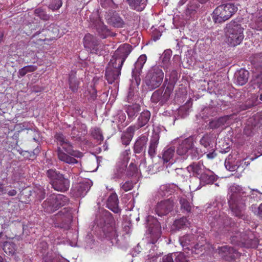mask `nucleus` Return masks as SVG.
<instances>
[{"label": "nucleus", "mask_w": 262, "mask_h": 262, "mask_svg": "<svg viewBox=\"0 0 262 262\" xmlns=\"http://www.w3.org/2000/svg\"><path fill=\"white\" fill-rule=\"evenodd\" d=\"M245 189L239 185L233 184L228 190V203L235 216L243 217L247 199Z\"/></svg>", "instance_id": "1"}, {"label": "nucleus", "mask_w": 262, "mask_h": 262, "mask_svg": "<svg viewBox=\"0 0 262 262\" xmlns=\"http://www.w3.org/2000/svg\"><path fill=\"white\" fill-rule=\"evenodd\" d=\"M55 138L61 147L58 148V159L68 164H75L77 163L76 160L71 156L80 158L82 157V153L73 149V147L69 141L61 134H57Z\"/></svg>", "instance_id": "2"}, {"label": "nucleus", "mask_w": 262, "mask_h": 262, "mask_svg": "<svg viewBox=\"0 0 262 262\" xmlns=\"http://www.w3.org/2000/svg\"><path fill=\"white\" fill-rule=\"evenodd\" d=\"M244 28L241 25L234 21H231L226 25L225 29V41L233 47L239 45L243 41Z\"/></svg>", "instance_id": "3"}, {"label": "nucleus", "mask_w": 262, "mask_h": 262, "mask_svg": "<svg viewBox=\"0 0 262 262\" xmlns=\"http://www.w3.org/2000/svg\"><path fill=\"white\" fill-rule=\"evenodd\" d=\"M237 11V7L232 3L221 5L216 7L212 14V18L215 24L225 22Z\"/></svg>", "instance_id": "4"}, {"label": "nucleus", "mask_w": 262, "mask_h": 262, "mask_svg": "<svg viewBox=\"0 0 262 262\" xmlns=\"http://www.w3.org/2000/svg\"><path fill=\"white\" fill-rule=\"evenodd\" d=\"M47 176L51 181L52 187L57 191L64 192L70 187L69 180L65 178L62 174L53 169L47 171Z\"/></svg>", "instance_id": "5"}, {"label": "nucleus", "mask_w": 262, "mask_h": 262, "mask_svg": "<svg viewBox=\"0 0 262 262\" xmlns=\"http://www.w3.org/2000/svg\"><path fill=\"white\" fill-rule=\"evenodd\" d=\"M164 76L163 71L159 67H152L145 78V82L148 89L152 90L159 87L163 81Z\"/></svg>", "instance_id": "6"}, {"label": "nucleus", "mask_w": 262, "mask_h": 262, "mask_svg": "<svg viewBox=\"0 0 262 262\" xmlns=\"http://www.w3.org/2000/svg\"><path fill=\"white\" fill-rule=\"evenodd\" d=\"M68 201V199L61 194H53L45 201L42 204L45 211L52 213L61 206H63Z\"/></svg>", "instance_id": "7"}, {"label": "nucleus", "mask_w": 262, "mask_h": 262, "mask_svg": "<svg viewBox=\"0 0 262 262\" xmlns=\"http://www.w3.org/2000/svg\"><path fill=\"white\" fill-rule=\"evenodd\" d=\"M232 242L241 246L251 248H255L258 245L257 239L254 238L251 231H249L247 234H238L232 237Z\"/></svg>", "instance_id": "8"}, {"label": "nucleus", "mask_w": 262, "mask_h": 262, "mask_svg": "<svg viewBox=\"0 0 262 262\" xmlns=\"http://www.w3.org/2000/svg\"><path fill=\"white\" fill-rule=\"evenodd\" d=\"M131 52V46L124 43L119 46L111 59V64L114 62L118 63L119 67H122L125 59Z\"/></svg>", "instance_id": "9"}, {"label": "nucleus", "mask_w": 262, "mask_h": 262, "mask_svg": "<svg viewBox=\"0 0 262 262\" xmlns=\"http://www.w3.org/2000/svg\"><path fill=\"white\" fill-rule=\"evenodd\" d=\"M92 184L91 180L85 179L73 186L71 189V194L76 198L83 197L86 195Z\"/></svg>", "instance_id": "10"}, {"label": "nucleus", "mask_w": 262, "mask_h": 262, "mask_svg": "<svg viewBox=\"0 0 262 262\" xmlns=\"http://www.w3.org/2000/svg\"><path fill=\"white\" fill-rule=\"evenodd\" d=\"M194 237L192 235H186L179 238V242L184 250L191 251V253H199L200 249L202 248L203 244L201 243L194 244Z\"/></svg>", "instance_id": "11"}, {"label": "nucleus", "mask_w": 262, "mask_h": 262, "mask_svg": "<svg viewBox=\"0 0 262 262\" xmlns=\"http://www.w3.org/2000/svg\"><path fill=\"white\" fill-rule=\"evenodd\" d=\"M122 67H119L118 63L114 62L111 64V61L106 69L105 77L109 83H112L119 78L121 74Z\"/></svg>", "instance_id": "12"}, {"label": "nucleus", "mask_w": 262, "mask_h": 262, "mask_svg": "<svg viewBox=\"0 0 262 262\" xmlns=\"http://www.w3.org/2000/svg\"><path fill=\"white\" fill-rule=\"evenodd\" d=\"M147 57L145 55H141L135 63V68L132 71V82H135L137 85L140 83V74L146 61Z\"/></svg>", "instance_id": "13"}, {"label": "nucleus", "mask_w": 262, "mask_h": 262, "mask_svg": "<svg viewBox=\"0 0 262 262\" xmlns=\"http://www.w3.org/2000/svg\"><path fill=\"white\" fill-rule=\"evenodd\" d=\"M173 206L172 200H163L157 204L155 212L159 216H162L168 214L172 209Z\"/></svg>", "instance_id": "14"}, {"label": "nucleus", "mask_w": 262, "mask_h": 262, "mask_svg": "<svg viewBox=\"0 0 262 262\" xmlns=\"http://www.w3.org/2000/svg\"><path fill=\"white\" fill-rule=\"evenodd\" d=\"M148 232L154 237L158 238L161 235V226L158 221L152 216L147 218Z\"/></svg>", "instance_id": "15"}, {"label": "nucleus", "mask_w": 262, "mask_h": 262, "mask_svg": "<svg viewBox=\"0 0 262 262\" xmlns=\"http://www.w3.org/2000/svg\"><path fill=\"white\" fill-rule=\"evenodd\" d=\"M193 138L189 137L182 141L177 148V153L180 156H188L190 149L193 146Z\"/></svg>", "instance_id": "16"}, {"label": "nucleus", "mask_w": 262, "mask_h": 262, "mask_svg": "<svg viewBox=\"0 0 262 262\" xmlns=\"http://www.w3.org/2000/svg\"><path fill=\"white\" fill-rule=\"evenodd\" d=\"M83 45L84 47L91 53L97 52L98 41L92 35L88 33L85 35L83 38Z\"/></svg>", "instance_id": "17"}, {"label": "nucleus", "mask_w": 262, "mask_h": 262, "mask_svg": "<svg viewBox=\"0 0 262 262\" xmlns=\"http://www.w3.org/2000/svg\"><path fill=\"white\" fill-rule=\"evenodd\" d=\"M219 254L222 257H227L234 259L240 256V253L236 250L228 246L219 247Z\"/></svg>", "instance_id": "18"}, {"label": "nucleus", "mask_w": 262, "mask_h": 262, "mask_svg": "<svg viewBox=\"0 0 262 262\" xmlns=\"http://www.w3.org/2000/svg\"><path fill=\"white\" fill-rule=\"evenodd\" d=\"M205 166L202 163L199 162L198 163H193L187 167V171L193 175H196L200 177L205 171Z\"/></svg>", "instance_id": "19"}, {"label": "nucleus", "mask_w": 262, "mask_h": 262, "mask_svg": "<svg viewBox=\"0 0 262 262\" xmlns=\"http://www.w3.org/2000/svg\"><path fill=\"white\" fill-rule=\"evenodd\" d=\"M107 207L115 213H118L119 208L118 207V196L115 193H112L108 197L107 203Z\"/></svg>", "instance_id": "20"}, {"label": "nucleus", "mask_w": 262, "mask_h": 262, "mask_svg": "<svg viewBox=\"0 0 262 262\" xmlns=\"http://www.w3.org/2000/svg\"><path fill=\"white\" fill-rule=\"evenodd\" d=\"M137 129V127H136V126H130L122 134L121 140L124 145H127L129 144L133 138L134 133Z\"/></svg>", "instance_id": "21"}, {"label": "nucleus", "mask_w": 262, "mask_h": 262, "mask_svg": "<svg viewBox=\"0 0 262 262\" xmlns=\"http://www.w3.org/2000/svg\"><path fill=\"white\" fill-rule=\"evenodd\" d=\"M159 138V135L157 133L154 134L151 137L148 150V154L151 157H154L156 154Z\"/></svg>", "instance_id": "22"}, {"label": "nucleus", "mask_w": 262, "mask_h": 262, "mask_svg": "<svg viewBox=\"0 0 262 262\" xmlns=\"http://www.w3.org/2000/svg\"><path fill=\"white\" fill-rule=\"evenodd\" d=\"M199 179L201 182L204 184H209L213 183L215 181L216 176L212 171L207 169Z\"/></svg>", "instance_id": "23"}, {"label": "nucleus", "mask_w": 262, "mask_h": 262, "mask_svg": "<svg viewBox=\"0 0 262 262\" xmlns=\"http://www.w3.org/2000/svg\"><path fill=\"white\" fill-rule=\"evenodd\" d=\"M177 189V186L174 184H168L160 186L158 193L161 196H168L173 193Z\"/></svg>", "instance_id": "24"}, {"label": "nucleus", "mask_w": 262, "mask_h": 262, "mask_svg": "<svg viewBox=\"0 0 262 262\" xmlns=\"http://www.w3.org/2000/svg\"><path fill=\"white\" fill-rule=\"evenodd\" d=\"M140 111V106L137 103L127 105L125 110L128 119L130 121H133L136 118Z\"/></svg>", "instance_id": "25"}, {"label": "nucleus", "mask_w": 262, "mask_h": 262, "mask_svg": "<svg viewBox=\"0 0 262 262\" xmlns=\"http://www.w3.org/2000/svg\"><path fill=\"white\" fill-rule=\"evenodd\" d=\"M126 160H125L124 164L119 163L117 165L116 169L114 170L112 175V179L114 180H118L121 178L124 174L126 168Z\"/></svg>", "instance_id": "26"}, {"label": "nucleus", "mask_w": 262, "mask_h": 262, "mask_svg": "<svg viewBox=\"0 0 262 262\" xmlns=\"http://www.w3.org/2000/svg\"><path fill=\"white\" fill-rule=\"evenodd\" d=\"M150 118V113L149 111L146 110L143 111L138 117L137 121V129L140 127L145 126L149 121Z\"/></svg>", "instance_id": "27"}, {"label": "nucleus", "mask_w": 262, "mask_h": 262, "mask_svg": "<svg viewBox=\"0 0 262 262\" xmlns=\"http://www.w3.org/2000/svg\"><path fill=\"white\" fill-rule=\"evenodd\" d=\"M248 77V71L244 69H241L236 74V83L239 85H243L247 82Z\"/></svg>", "instance_id": "28"}, {"label": "nucleus", "mask_w": 262, "mask_h": 262, "mask_svg": "<svg viewBox=\"0 0 262 262\" xmlns=\"http://www.w3.org/2000/svg\"><path fill=\"white\" fill-rule=\"evenodd\" d=\"M130 7L138 11H142L145 8V4L142 3V0H125Z\"/></svg>", "instance_id": "29"}, {"label": "nucleus", "mask_w": 262, "mask_h": 262, "mask_svg": "<svg viewBox=\"0 0 262 262\" xmlns=\"http://www.w3.org/2000/svg\"><path fill=\"white\" fill-rule=\"evenodd\" d=\"M96 28L99 34L102 38H105L110 35L109 30L107 29L106 26L100 20H99L97 23Z\"/></svg>", "instance_id": "30"}, {"label": "nucleus", "mask_w": 262, "mask_h": 262, "mask_svg": "<svg viewBox=\"0 0 262 262\" xmlns=\"http://www.w3.org/2000/svg\"><path fill=\"white\" fill-rule=\"evenodd\" d=\"M147 138L146 136L140 137L135 144V151L137 153L141 152L144 148L147 141Z\"/></svg>", "instance_id": "31"}, {"label": "nucleus", "mask_w": 262, "mask_h": 262, "mask_svg": "<svg viewBox=\"0 0 262 262\" xmlns=\"http://www.w3.org/2000/svg\"><path fill=\"white\" fill-rule=\"evenodd\" d=\"M174 89V84L172 83H168L163 93H162V103L166 102L169 98Z\"/></svg>", "instance_id": "32"}, {"label": "nucleus", "mask_w": 262, "mask_h": 262, "mask_svg": "<svg viewBox=\"0 0 262 262\" xmlns=\"http://www.w3.org/2000/svg\"><path fill=\"white\" fill-rule=\"evenodd\" d=\"M3 249L6 253L13 255L15 253L17 247L14 243L6 242L4 244Z\"/></svg>", "instance_id": "33"}, {"label": "nucleus", "mask_w": 262, "mask_h": 262, "mask_svg": "<svg viewBox=\"0 0 262 262\" xmlns=\"http://www.w3.org/2000/svg\"><path fill=\"white\" fill-rule=\"evenodd\" d=\"M203 152L197 147H194L190 148L188 155L190 156L192 160H198L202 157L203 155Z\"/></svg>", "instance_id": "34"}, {"label": "nucleus", "mask_w": 262, "mask_h": 262, "mask_svg": "<svg viewBox=\"0 0 262 262\" xmlns=\"http://www.w3.org/2000/svg\"><path fill=\"white\" fill-rule=\"evenodd\" d=\"M175 152V149L174 147H169L166 149H165L163 154V160L164 162L167 163L169 162L170 160L173 158Z\"/></svg>", "instance_id": "35"}, {"label": "nucleus", "mask_w": 262, "mask_h": 262, "mask_svg": "<svg viewBox=\"0 0 262 262\" xmlns=\"http://www.w3.org/2000/svg\"><path fill=\"white\" fill-rule=\"evenodd\" d=\"M227 120V117H221L216 120L211 121L209 126L212 128L221 127L226 124Z\"/></svg>", "instance_id": "36"}, {"label": "nucleus", "mask_w": 262, "mask_h": 262, "mask_svg": "<svg viewBox=\"0 0 262 262\" xmlns=\"http://www.w3.org/2000/svg\"><path fill=\"white\" fill-rule=\"evenodd\" d=\"M189 225L188 221L186 217H182L179 220H176L173 224V228L177 230H179Z\"/></svg>", "instance_id": "37"}, {"label": "nucleus", "mask_w": 262, "mask_h": 262, "mask_svg": "<svg viewBox=\"0 0 262 262\" xmlns=\"http://www.w3.org/2000/svg\"><path fill=\"white\" fill-rule=\"evenodd\" d=\"M79 81L75 78V73H72L69 76V86L73 92H76L78 89Z\"/></svg>", "instance_id": "38"}, {"label": "nucleus", "mask_w": 262, "mask_h": 262, "mask_svg": "<svg viewBox=\"0 0 262 262\" xmlns=\"http://www.w3.org/2000/svg\"><path fill=\"white\" fill-rule=\"evenodd\" d=\"M251 28L257 30H262V11L259 12V16H256L251 24Z\"/></svg>", "instance_id": "39"}, {"label": "nucleus", "mask_w": 262, "mask_h": 262, "mask_svg": "<svg viewBox=\"0 0 262 262\" xmlns=\"http://www.w3.org/2000/svg\"><path fill=\"white\" fill-rule=\"evenodd\" d=\"M199 6L197 0H192L188 5L186 10L187 14L191 16V15L193 14L196 12Z\"/></svg>", "instance_id": "40"}, {"label": "nucleus", "mask_w": 262, "mask_h": 262, "mask_svg": "<svg viewBox=\"0 0 262 262\" xmlns=\"http://www.w3.org/2000/svg\"><path fill=\"white\" fill-rule=\"evenodd\" d=\"M37 69V67L33 65L25 66L19 70L18 75L19 77L24 76L27 73L32 72Z\"/></svg>", "instance_id": "41"}, {"label": "nucleus", "mask_w": 262, "mask_h": 262, "mask_svg": "<svg viewBox=\"0 0 262 262\" xmlns=\"http://www.w3.org/2000/svg\"><path fill=\"white\" fill-rule=\"evenodd\" d=\"M212 138L209 135H205L200 140V143L205 148L210 147L212 144Z\"/></svg>", "instance_id": "42"}, {"label": "nucleus", "mask_w": 262, "mask_h": 262, "mask_svg": "<svg viewBox=\"0 0 262 262\" xmlns=\"http://www.w3.org/2000/svg\"><path fill=\"white\" fill-rule=\"evenodd\" d=\"M187 255H185L182 252L176 253L173 254L174 262H188L187 257L189 254V252H186Z\"/></svg>", "instance_id": "43"}, {"label": "nucleus", "mask_w": 262, "mask_h": 262, "mask_svg": "<svg viewBox=\"0 0 262 262\" xmlns=\"http://www.w3.org/2000/svg\"><path fill=\"white\" fill-rule=\"evenodd\" d=\"M110 21L112 25L117 28H121L123 27L124 22L120 17L114 16L111 17Z\"/></svg>", "instance_id": "44"}, {"label": "nucleus", "mask_w": 262, "mask_h": 262, "mask_svg": "<svg viewBox=\"0 0 262 262\" xmlns=\"http://www.w3.org/2000/svg\"><path fill=\"white\" fill-rule=\"evenodd\" d=\"M162 93L163 92L160 89L155 91L151 97V101L154 103H157L158 102L160 101L161 103H163L162 95Z\"/></svg>", "instance_id": "45"}, {"label": "nucleus", "mask_w": 262, "mask_h": 262, "mask_svg": "<svg viewBox=\"0 0 262 262\" xmlns=\"http://www.w3.org/2000/svg\"><path fill=\"white\" fill-rule=\"evenodd\" d=\"M59 214L62 216L63 217L67 222H71L72 219L71 210L68 208H64L59 212Z\"/></svg>", "instance_id": "46"}, {"label": "nucleus", "mask_w": 262, "mask_h": 262, "mask_svg": "<svg viewBox=\"0 0 262 262\" xmlns=\"http://www.w3.org/2000/svg\"><path fill=\"white\" fill-rule=\"evenodd\" d=\"M34 12L36 15L43 20H47L50 18V16L47 14L43 9L40 8L36 9Z\"/></svg>", "instance_id": "47"}, {"label": "nucleus", "mask_w": 262, "mask_h": 262, "mask_svg": "<svg viewBox=\"0 0 262 262\" xmlns=\"http://www.w3.org/2000/svg\"><path fill=\"white\" fill-rule=\"evenodd\" d=\"M180 203L181 205V208L186 212H189L191 210V205L185 198H181L180 200Z\"/></svg>", "instance_id": "48"}, {"label": "nucleus", "mask_w": 262, "mask_h": 262, "mask_svg": "<svg viewBox=\"0 0 262 262\" xmlns=\"http://www.w3.org/2000/svg\"><path fill=\"white\" fill-rule=\"evenodd\" d=\"M172 54V51L171 50H165L161 56V60L162 62L165 64H167L171 57Z\"/></svg>", "instance_id": "49"}, {"label": "nucleus", "mask_w": 262, "mask_h": 262, "mask_svg": "<svg viewBox=\"0 0 262 262\" xmlns=\"http://www.w3.org/2000/svg\"><path fill=\"white\" fill-rule=\"evenodd\" d=\"M25 56L29 58L30 61L35 63L37 60L36 53L31 50L28 49L25 53Z\"/></svg>", "instance_id": "50"}, {"label": "nucleus", "mask_w": 262, "mask_h": 262, "mask_svg": "<svg viewBox=\"0 0 262 262\" xmlns=\"http://www.w3.org/2000/svg\"><path fill=\"white\" fill-rule=\"evenodd\" d=\"M92 135L94 138L97 139L98 141H102L103 139L102 135L99 128H94L92 130Z\"/></svg>", "instance_id": "51"}, {"label": "nucleus", "mask_w": 262, "mask_h": 262, "mask_svg": "<svg viewBox=\"0 0 262 262\" xmlns=\"http://www.w3.org/2000/svg\"><path fill=\"white\" fill-rule=\"evenodd\" d=\"M252 211L260 218L262 219V203L258 208L255 205L251 206Z\"/></svg>", "instance_id": "52"}, {"label": "nucleus", "mask_w": 262, "mask_h": 262, "mask_svg": "<svg viewBox=\"0 0 262 262\" xmlns=\"http://www.w3.org/2000/svg\"><path fill=\"white\" fill-rule=\"evenodd\" d=\"M261 196L262 193H260L257 189H253L252 190L251 193L250 194L251 198L254 199V200H255L256 201L259 200Z\"/></svg>", "instance_id": "53"}, {"label": "nucleus", "mask_w": 262, "mask_h": 262, "mask_svg": "<svg viewBox=\"0 0 262 262\" xmlns=\"http://www.w3.org/2000/svg\"><path fill=\"white\" fill-rule=\"evenodd\" d=\"M121 189L124 192L130 190L133 188V184L132 181H126L121 184Z\"/></svg>", "instance_id": "54"}, {"label": "nucleus", "mask_w": 262, "mask_h": 262, "mask_svg": "<svg viewBox=\"0 0 262 262\" xmlns=\"http://www.w3.org/2000/svg\"><path fill=\"white\" fill-rule=\"evenodd\" d=\"M177 73L176 71L173 70L171 71L170 75H169V81L168 82V83H173V84L174 85V83L177 80Z\"/></svg>", "instance_id": "55"}, {"label": "nucleus", "mask_w": 262, "mask_h": 262, "mask_svg": "<svg viewBox=\"0 0 262 262\" xmlns=\"http://www.w3.org/2000/svg\"><path fill=\"white\" fill-rule=\"evenodd\" d=\"M158 256V254L157 253H151L147 256L148 258L146 260L145 262H154L156 260Z\"/></svg>", "instance_id": "56"}, {"label": "nucleus", "mask_w": 262, "mask_h": 262, "mask_svg": "<svg viewBox=\"0 0 262 262\" xmlns=\"http://www.w3.org/2000/svg\"><path fill=\"white\" fill-rule=\"evenodd\" d=\"M130 152L129 150H126L122 154V156L123 157L122 162H121L122 163L124 164L125 160H126V165L127 164L128 161V155Z\"/></svg>", "instance_id": "57"}, {"label": "nucleus", "mask_w": 262, "mask_h": 262, "mask_svg": "<svg viewBox=\"0 0 262 262\" xmlns=\"http://www.w3.org/2000/svg\"><path fill=\"white\" fill-rule=\"evenodd\" d=\"M173 258V254H168L163 257L162 262H174Z\"/></svg>", "instance_id": "58"}, {"label": "nucleus", "mask_w": 262, "mask_h": 262, "mask_svg": "<svg viewBox=\"0 0 262 262\" xmlns=\"http://www.w3.org/2000/svg\"><path fill=\"white\" fill-rule=\"evenodd\" d=\"M117 117H118V121L120 123H122L123 122H124L126 119V116H125V114L122 112L118 113Z\"/></svg>", "instance_id": "59"}, {"label": "nucleus", "mask_w": 262, "mask_h": 262, "mask_svg": "<svg viewBox=\"0 0 262 262\" xmlns=\"http://www.w3.org/2000/svg\"><path fill=\"white\" fill-rule=\"evenodd\" d=\"M20 128H21V130L25 129H31V126H29L28 123L24 122L23 123H21L18 125Z\"/></svg>", "instance_id": "60"}, {"label": "nucleus", "mask_w": 262, "mask_h": 262, "mask_svg": "<svg viewBox=\"0 0 262 262\" xmlns=\"http://www.w3.org/2000/svg\"><path fill=\"white\" fill-rule=\"evenodd\" d=\"M225 165L226 168L230 171H234L236 169L235 166L231 167L230 165V162L227 160L225 162Z\"/></svg>", "instance_id": "61"}, {"label": "nucleus", "mask_w": 262, "mask_h": 262, "mask_svg": "<svg viewBox=\"0 0 262 262\" xmlns=\"http://www.w3.org/2000/svg\"><path fill=\"white\" fill-rule=\"evenodd\" d=\"M216 156V154L214 151H212L207 154V157L208 159H212L215 158Z\"/></svg>", "instance_id": "62"}, {"label": "nucleus", "mask_w": 262, "mask_h": 262, "mask_svg": "<svg viewBox=\"0 0 262 262\" xmlns=\"http://www.w3.org/2000/svg\"><path fill=\"white\" fill-rule=\"evenodd\" d=\"M17 191L15 189H12L8 191V194L9 196H15Z\"/></svg>", "instance_id": "63"}, {"label": "nucleus", "mask_w": 262, "mask_h": 262, "mask_svg": "<svg viewBox=\"0 0 262 262\" xmlns=\"http://www.w3.org/2000/svg\"><path fill=\"white\" fill-rule=\"evenodd\" d=\"M0 192L1 193H5V190L4 189V186L3 184L0 183Z\"/></svg>", "instance_id": "64"}]
</instances>
